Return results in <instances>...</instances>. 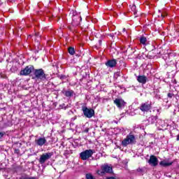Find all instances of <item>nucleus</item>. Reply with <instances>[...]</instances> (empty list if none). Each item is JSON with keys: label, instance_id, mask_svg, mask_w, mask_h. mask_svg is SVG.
I'll return each instance as SVG.
<instances>
[{"label": "nucleus", "instance_id": "1", "mask_svg": "<svg viewBox=\"0 0 179 179\" xmlns=\"http://www.w3.org/2000/svg\"><path fill=\"white\" fill-rule=\"evenodd\" d=\"M96 174L103 177L106 174H114V172L113 171V167L108 166V164H104L101 166V170L96 171Z\"/></svg>", "mask_w": 179, "mask_h": 179}, {"label": "nucleus", "instance_id": "2", "mask_svg": "<svg viewBox=\"0 0 179 179\" xmlns=\"http://www.w3.org/2000/svg\"><path fill=\"white\" fill-rule=\"evenodd\" d=\"M135 143H136V138H135V136L132 134V132H130L122 141V145L124 148H127L128 145H135Z\"/></svg>", "mask_w": 179, "mask_h": 179}, {"label": "nucleus", "instance_id": "3", "mask_svg": "<svg viewBox=\"0 0 179 179\" xmlns=\"http://www.w3.org/2000/svg\"><path fill=\"white\" fill-rule=\"evenodd\" d=\"M34 76L33 79H38L40 80H45L47 79V74L44 72L43 69H34Z\"/></svg>", "mask_w": 179, "mask_h": 179}, {"label": "nucleus", "instance_id": "4", "mask_svg": "<svg viewBox=\"0 0 179 179\" xmlns=\"http://www.w3.org/2000/svg\"><path fill=\"white\" fill-rule=\"evenodd\" d=\"M94 153H96V150H86L80 153V157L81 160H87V159H90V157H92Z\"/></svg>", "mask_w": 179, "mask_h": 179}, {"label": "nucleus", "instance_id": "5", "mask_svg": "<svg viewBox=\"0 0 179 179\" xmlns=\"http://www.w3.org/2000/svg\"><path fill=\"white\" fill-rule=\"evenodd\" d=\"M138 108L139 110H141V111H142V113H149V111H150L152 108V102H143L141 103Z\"/></svg>", "mask_w": 179, "mask_h": 179}, {"label": "nucleus", "instance_id": "6", "mask_svg": "<svg viewBox=\"0 0 179 179\" xmlns=\"http://www.w3.org/2000/svg\"><path fill=\"white\" fill-rule=\"evenodd\" d=\"M34 71V66L28 65L24 69L21 70L20 72V76H29L31 72Z\"/></svg>", "mask_w": 179, "mask_h": 179}, {"label": "nucleus", "instance_id": "7", "mask_svg": "<svg viewBox=\"0 0 179 179\" xmlns=\"http://www.w3.org/2000/svg\"><path fill=\"white\" fill-rule=\"evenodd\" d=\"M52 156H54L53 152H46L45 154H42L39 158V163L41 164H44V163H45V162H47V160H50V159H51V157H52Z\"/></svg>", "mask_w": 179, "mask_h": 179}, {"label": "nucleus", "instance_id": "8", "mask_svg": "<svg viewBox=\"0 0 179 179\" xmlns=\"http://www.w3.org/2000/svg\"><path fill=\"white\" fill-rule=\"evenodd\" d=\"M82 111L86 117V118H92V117H94V110L92 108H88L86 106H82Z\"/></svg>", "mask_w": 179, "mask_h": 179}, {"label": "nucleus", "instance_id": "9", "mask_svg": "<svg viewBox=\"0 0 179 179\" xmlns=\"http://www.w3.org/2000/svg\"><path fill=\"white\" fill-rule=\"evenodd\" d=\"M114 104L117 107V108H122V107H125L127 102L122 99H115L113 101Z\"/></svg>", "mask_w": 179, "mask_h": 179}, {"label": "nucleus", "instance_id": "10", "mask_svg": "<svg viewBox=\"0 0 179 179\" xmlns=\"http://www.w3.org/2000/svg\"><path fill=\"white\" fill-rule=\"evenodd\" d=\"M148 164H150V166H152V167H156V166L159 164V159L156 156L150 155Z\"/></svg>", "mask_w": 179, "mask_h": 179}, {"label": "nucleus", "instance_id": "11", "mask_svg": "<svg viewBox=\"0 0 179 179\" xmlns=\"http://www.w3.org/2000/svg\"><path fill=\"white\" fill-rule=\"evenodd\" d=\"M105 65L108 68H115V66H117V59H109L105 63Z\"/></svg>", "mask_w": 179, "mask_h": 179}, {"label": "nucleus", "instance_id": "12", "mask_svg": "<svg viewBox=\"0 0 179 179\" xmlns=\"http://www.w3.org/2000/svg\"><path fill=\"white\" fill-rule=\"evenodd\" d=\"M137 81L138 83H142V85H146L148 77L146 76H137Z\"/></svg>", "mask_w": 179, "mask_h": 179}, {"label": "nucleus", "instance_id": "13", "mask_svg": "<svg viewBox=\"0 0 179 179\" xmlns=\"http://www.w3.org/2000/svg\"><path fill=\"white\" fill-rule=\"evenodd\" d=\"M35 143L38 145V146H43L47 143V139L45 138H39L37 140H35Z\"/></svg>", "mask_w": 179, "mask_h": 179}, {"label": "nucleus", "instance_id": "14", "mask_svg": "<svg viewBox=\"0 0 179 179\" xmlns=\"http://www.w3.org/2000/svg\"><path fill=\"white\" fill-rule=\"evenodd\" d=\"M125 53L127 57H131V55L135 54V50L131 47H129L125 51Z\"/></svg>", "mask_w": 179, "mask_h": 179}, {"label": "nucleus", "instance_id": "15", "mask_svg": "<svg viewBox=\"0 0 179 179\" xmlns=\"http://www.w3.org/2000/svg\"><path fill=\"white\" fill-rule=\"evenodd\" d=\"M159 165L162 166V167H169L170 166L173 165V162H167L166 161H161L159 162Z\"/></svg>", "mask_w": 179, "mask_h": 179}, {"label": "nucleus", "instance_id": "16", "mask_svg": "<svg viewBox=\"0 0 179 179\" xmlns=\"http://www.w3.org/2000/svg\"><path fill=\"white\" fill-rule=\"evenodd\" d=\"M63 94H64V96H66V97H72V96H73V90H69V91H64L62 92Z\"/></svg>", "mask_w": 179, "mask_h": 179}, {"label": "nucleus", "instance_id": "17", "mask_svg": "<svg viewBox=\"0 0 179 179\" xmlns=\"http://www.w3.org/2000/svg\"><path fill=\"white\" fill-rule=\"evenodd\" d=\"M68 52L70 55H75V48L73 47H69L68 48Z\"/></svg>", "mask_w": 179, "mask_h": 179}, {"label": "nucleus", "instance_id": "18", "mask_svg": "<svg viewBox=\"0 0 179 179\" xmlns=\"http://www.w3.org/2000/svg\"><path fill=\"white\" fill-rule=\"evenodd\" d=\"M146 41H148V39L144 36L140 38L141 44H143V45H145L146 44Z\"/></svg>", "mask_w": 179, "mask_h": 179}, {"label": "nucleus", "instance_id": "19", "mask_svg": "<svg viewBox=\"0 0 179 179\" xmlns=\"http://www.w3.org/2000/svg\"><path fill=\"white\" fill-rule=\"evenodd\" d=\"M20 179H38L37 177H33V176H31V177H29V176H27V175H26L25 176H22V177H20Z\"/></svg>", "mask_w": 179, "mask_h": 179}, {"label": "nucleus", "instance_id": "20", "mask_svg": "<svg viewBox=\"0 0 179 179\" xmlns=\"http://www.w3.org/2000/svg\"><path fill=\"white\" fill-rule=\"evenodd\" d=\"M85 178L86 179H96V178H94V176H93V175H92V173H87L85 175Z\"/></svg>", "mask_w": 179, "mask_h": 179}, {"label": "nucleus", "instance_id": "21", "mask_svg": "<svg viewBox=\"0 0 179 179\" xmlns=\"http://www.w3.org/2000/svg\"><path fill=\"white\" fill-rule=\"evenodd\" d=\"M131 10L134 12V16H136V6H135V5H133L132 6H131Z\"/></svg>", "mask_w": 179, "mask_h": 179}, {"label": "nucleus", "instance_id": "22", "mask_svg": "<svg viewBox=\"0 0 179 179\" xmlns=\"http://www.w3.org/2000/svg\"><path fill=\"white\" fill-rule=\"evenodd\" d=\"M5 135H6L5 131H0V139H2Z\"/></svg>", "mask_w": 179, "mask_h": 179}, {"label": "nucleus", "instance_id": "23", "mask_svg": "<svg viewBox=\"0 0 179 179\" xmlns=\"http://www.w3.org/2000/svg\"><path fill=\"white\" fill-rule=\"evenodd\" d=\"M63 110H66L68 108V106H65V103H62L59 106Z\"/></svg>", "mask_w": 179, "mask_h": 179}, {"label": "nucleus", "instance_id": "24", "mask_svg": "<svg viewBox=\"0 0 179 179\" xmlns=\"http://www.w3.org/2000/svg\"><path fill=\"white\" fill-rule=\"evenodd\" d=\"M14 153L15 155H20V150H19L18 148L17 149H15L14 150Z\"/></svg>", "mask_w": 179, "mask_h": 179}, {"label": "nucleus", "instance_id": "25", "mask_svg": "<svg viewBox=\"0 0 179 179\" xmlns=\"http://www.w3.org/2000/svg\"><path fill=\"white\" fill-rule=\"evenodd\" d=\"M167 96H168V97L169 99H173V96H174V94H173V93H168Z\"/></svg>", "mask_w": 179, "mask_h": 179}, {"label": "nucleus", "instance_id": "26", "mask_svg": "<svg viewBox=\"0 0 179 179\" xmlns=\"http://www.w3.org/2000/svg\"><path fill=\"white\" fill-rule=\"evenodd\" d=\"M136 171H137L138 173H143V169H142V168H138V169H136Z\"/></svg>", "mask_w": 179, "mask_h": 179}, {"label": "nucleus", "instance_id": "27", "mask_svg": "<svg viewBox=\"0 0 179 179\" xmlns=\"http://www.w3.org/2000/svg\"><path fill=\"white\" fill-rule=\"evenodd\" d=\"M166 16H167V13H161V17H166Z\"/></svg>", "mask_w": 179, "mask_h": 179}, {"label": "nucleus", "instance_id": "28", "mask_svg": "<svg viewBox=\"0 0 179 179\" xmlns=\"http://www.w3.org/2000/svg\"><path fill=\"white\" fill-rule=\"evenodd\" d=\"M60 79H62V80H63L64 79H66V76H64V75H62V76H60Z\"/></svg>", "mask_w": 179, "mask_h": 179}, {"label": "nucleus", "instance_id": "29", "mask_svg": "<svg viewBox=\"0 0 179 179\" xmlns=\"http://www.w3.org/2000/svg\"><path fill=\"white\" fill-rule=\"evenodd\" d=\"M101 43H102L101 40H99L97 45L100 47V46H101Z\"/></svg>", "mask_w": 179, "mask_h": 179}, {"label": "nucleus", "instance_id": "30", "mask_svg": "<svg viewBox=\"0 0 179 179\" xmlns=\"http://www.w3.org/2000/svg\"><path fill=\"white\" fill-rule=\"evenodd\" d=\"M89 131H90V129H89V128H86V129L83 131V132H85V134H87V132H89Z\"/></svg>", "mask_w": 179, "mask_h": 179}, {"label": "nucleus", "instance_id": "31", "mask_svg": "<svg viewBox=\"0 0 179 179\" xmlns=\"http://www.w3.org/2000/svg\"><path fill=\"white\" fill-rule=\"evenodd\" d=\"M173 83H174V85H177V80H174Z\"/></svg>", "mask_w": 179, "mask_h": 179}, {"label": "nucleus", "instance_id": "32", "mask_svg": "<svg viewBox=\"0 0 179 179\" xmlns=\"http://www.w3.org/2000/svg\"><path fill=\"white\" fill-rule=\"evenodd\" d=\"M124 31H127V29L125 28L122 29V32L124 33Z\"/></svg>", "mask_w": 179, "mask_h": 179}, {"label": "nucleus", "instance_id": "33", "mask_svg": "<svg viewBox=\"0 0 179 179\" xmlns=\"http://www.w3.org/2000/svg\"><path fill=\"white\" fill-rule=\"evenodd\" d=\"M78 19H80V20H82V17H78Z\"/></svg>", "mask_w": 179, "mask_h": 179}, {"label": "nucleus", "instance_id": "34", "mask_svg": "<svg viewBox=\"0 0 179 179\" xmlns=\"http://www.w3.org/2000/svg\"><path fill=\"white\" fill-rule=\"evenodd\" d=\"M120 62H122V64H124L122 60H120Z\"/></svg>", "mask_w": 179, "mask_h": 179}, {"label": "nucleus", "instance_id": "35", "mask_svg": "<svg viewBox=\"0 0 179 179\" xmlns=\"http://www.w3.org/2000/svg\"><path fill=\"white\" fill-rule=\"evenodd\" d=\"M154 118H155V120H157V116L154 117Z\"/></svg>", "mask_w": 179, "mask_h": 179}, {"label": "nucleus", "instance_id": "36", "mask_svg": "<svg viewBox=\"0 0 179 179\" xmlns=\"http://www.w3.org/2000/svg\"><path fill=\"white\" fill-rule=\"evenodd\" d=\"M73 22H75V20H73Z\"/></svg>", "mask_w": 179, "mask_h": 179}, {"label": "nucleus", "instance_id": "37", "mask_svg": "<svg viewBox=\"0 0 179 179\" xmlns=\"http://www.w3.org/2000/svg\"><path fill=\"white\" fill-rule=\"evenodd\" d=\"M77 24H79V22H77Z\"/></svg>", "mask_w": 179, "mask_h": 179}, {"label": "nucleus", "instance_id": "38", "mask_svg": "<svg viewBox=\"0 0 179 179\" xmlns=\"http://www.w3.org/2000/svg\"><path fill=\"white\" fill-rule=\"evenodd\" d=\"M150 58H152V57H150Z\"/></svg>", "mask_w": 179, "mask_h": 179}]
</instances>
